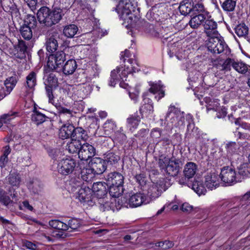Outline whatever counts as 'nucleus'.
Here are the masks:
<instances>
[{
	"label": "nucleus",
	"mask_w": 250,
	"mask_h": 250,
	"mask_svg": "<svg viewBox=\"0 0 250 250\" xmlns=\"http://www.w3.org/2000/svg\"><path fill=\"white\" fill-rule=\"evenodd\" d=\"M156 246L161 248L163 250H167L172 248L173 246V243L170 241H165L156 243Z\"/></svg>",
	"instance_id": "nucleus-62"
},
{
	"label": "nucleus",
	"mask_w": 250,
	"mask_h": 250,
	"mask_svg": "<svg viewBox=\"0 0 250 250\" xmlns=\"http://www.w3.org/2000/svg\"><path fill=\"white\" fill-rule=\"evenodd\" d=\"M206 41V46L209 51L213 54L222 53L227 56L230 54V50L224 40L220 39L218 36L208 37Z\"/></svg>",
	"instance_id": "nucleus-5"
},
{
	"label": "nucleus",
	"mask_w": 250,
	"mask_h": 250,
	"mask_svg": "<svg viewBox=\"0 0 250 250\" xmlns=\"http://www.w3.org/2000/svg\"><path fill=\"white\" fill-rule=\"evenodd\" d=\"M109 187V193L113 198L119 197L123 192V185H107Z\"/></svg>",
	"instance_id": "nucleus-38"
},
{
	"label": "nucleus",
	"mask_w": 250,
	"mask_h": 250,
	"mask_svg": "<svg viewBox=\"0 0 250 250\" xmlns=\"http://www.w3.org/2000/svg\"><path fill=\"white\" fill-rule=\"evenodd\" d=\"M76 165V161L70 157L63 158L58 161V172L62 175H68L72 173Z\"/></svg>",
	"instance_id": "nucleus-8"
},
{
	"label": "nucleus",
	"mask_w": 250,
	"mask_h": 250,
	"mask_svg": "<svg viewBox=\"0 0 250 250\" xmlns=\"http://www.w3.org/2000/svg\"><path fill=\"white\" fill-rule=\"evenodd\" d=\"M162 130L159 128H153L151 132V137L157 143L160 142Z\"/></svg>",
	"instance_id": "nucleus-58"
},
{
	"label": "nucleus",
	"mask_w": 250,
	"mask_h": 250,
	"mask_svg": "<svg viewBox=\"0 0 250 250\" xmlns=\"http://www.w3.org/2000/svg\"><path fill=\"white\" fill-rule=\"evenodd\" d=\"M96 202L99 206L100 210L103 211L109 210L115 211L116 210H118L116 207L117 199L115 198L108 199L106 196L98 199Z\"/></svg>",
	"instance_id": "nucleus-12"
},
{
	"label": "nucleus",
	"mask_w": 250,
	"mask_h": 250,
	"mask_svg": "<svg viewBox=\"0 0 250 250\" xmlns=\"http://www.w3.org/2000/svg\"><path fill=\"white\" fill-rule=\"evenodd\" d=\"M188 186L189 187L191 186L192 189L199 195L205 194L206 192L205 187L201 183L197 181L194 182L190 186L188 185Z\"/></svg>",
	"instance_id": "nucleus-46"
},
{
	"label": "nucleus",
	"mask_w": 250,
	"mask_h": 250,
	"mask_svg": "<svg viewBox=\"0 0 250 250\" xmlns=\"http://www.w3.org/2000/svg\"><path fill=\"white\" fill-rule=\"evenodd\" d=\"M23 22V23L22 25L33 28H34L36 27L37 22L36 17L31 15H26Z\"/></svg>",
	"instance_id": "nucleus-48"
},
{
	"label": "nucleus",
	"mask_w": 250,
	"mask_h": 250,
	"mask_svg": "<svg viewBox=\"0 0 250 250\" xmlns=\"http://www.w3.org/2000/svg\"><path fill=\"white\" fill-rule=\"evenodd\" d=\"M8 188L9 193L11 196L14 197L16 195L15 186H16V176L14 174H10L8 177Z\"/></svg>",
	"instance_id": "nucleus-44"
},
{
	"label": "nucleus",
	"mask_w": 250,
	"mask_h": 250,
	"mask_svg": "<svg viewBox=\"0 0 250 250\" xmlns=\"http://www.w3.org/2000/svg\"><path fill=\"white\" fill-rule=\"evenodd\" d=\"M238 146L235 142H229L226 145V148L227 150L228 157L230 159L231 156L236 152Z\"/></svg>",
	"instance_id": "nucleus-56"
},
{
	"label": "nucleus",
	"mask_w": 250,
	"mask_h": 250,
	"mask_svg": "<svg viewBox=\"0 0 250 250\" xmlns=\"http://www.w3.org/2000/svg\"><path fill=\"white\" fill-rule=\"evenodd\" d=\"M180 161L175 158L170 159L167 156L161 155L158 160V165L161 169L168 175L175 176L180 169Z\"/></svg>",
	"instance_id": "nucleus-6"
},
{
	"label": "nucleus",
	"mask_w": 250,
	"mask_h": 250,
	"mask_svg": "<svg viewBox=\"0 0 250 250\" xmlns=\"http://www.w3.org/2000/svg\"><path fill=\"white\" fill-rule=\"evenodd\" d=\"M197 171V166L193 162H188L185 166L183 172L186 178L190 179L195 175Z\"/></svg>",
	"instance_id": "nucleus-26"
},
{
	"label": "nucleus",
	"mask_w": 250,
	"mask_h": 250,
	"mask_svg": "<svg viewBox=\"0 0 250 250\" xmlns=\"http://www.w3.org/2000/svg\"><path fill=\"white\" fill-rule=\"evenodd\" d=\"M33 28L21 25L20 28V32L22 37L26 40H30L33 36Z\"/></svg>",
	"instance_id": "nucleus-41"
},
{
	"label": "nucleus",
	"mask_w": 250,
	"mask_h": 250,
	"mask_svg": "<svg viewBox=\"0 0 250 250\" xmlns=\"http://www.w3.org/2000/svg\"><path fill=\"white\" fill-rule=\"evenodd\" d=\"M82 146L80 140L72 138L71 141L67 143L66 149L70 153H78Z\"/></svg>",
	"instance_id": "nucleus-28"
},
{
	"label": "nucleus",
	"mask_w": 250,
	"mask_h": 250,
	"mask_svg": "<svg viewBox=\"0 0 250 250\" xmlns=\"http://www.w3.org/2000/svg\"><path fill=\"white\" fill-rule=\"evenodd\" d=\"M221 181L228 185L241 182L242 178L237 174L235 169L229 166L224 167L219 175Z\"/></svg>",
	"instance_id": "nucleus-7"
},
{
	"label": "nucleus",
	"mask_w": 250,
	"mask_h": 250,
	"mask_svg": "<svg viewBox=\"0 0 250 250\" xmlns=\"http://www.w3.org/2000/svg\"><path fill=\"white\" fill-rule=\"evenodd\" d=\"M80 176L83 181L89 182L95 177V174L89 165L88 167L82 169Z\"/></svg>",
	"instance_id": "nucleus-29"
},
{
	"label": "nucleus",
	"mask_w": 250,
	"mask_h": 250,
	"mask_svg": "<svg viewBox=\"0 0 250 250\" xmlns=\"http://www.w3.org/2000/svg\"><path fill=\"white\" fill-rule=\"evenodd\" d=\"M107 185L105 183L99 182L94 183L92 186V192L97 201L106 196Z\"/></svg>",
	"instance_id": "nucleus-15"
},
{
	"label": "nucleus",
	"mask_w": 250,
	"mask_h": 250,
	"mask_svg": "<svg viewBox=\"0 0 250 250\" xmlns=\"http://www.w3.org/2000/svg\"><path fill=\"white\" fill-rule=\"evenodd\" d=\"M240 127L244 131L236 132V136L240 139L250 140V124L242 122L240 124Z\"/></svg>",
	"instance_id": "nucleus-25"
},
{
	"label": "nucleus",
	"mask_w": 250,
	"mask_h": 250,
	"mask_svg": "<svg viewBox=\"0 0 250 250\" xmlns=\"http://www.w3.org/2000/svg\"><path fill=\"white\" fill-rule=\"evenodd\" d=\"M42 186V182L37 179L30 180L27 185L29 189L35 194L41 191Z\"/></svg>",
	"instance_id": "nucleus-30"
},
{
	"label": "nucleus",
	"mask_w": 250,
	"mask_h": 250,
	"mask_svg": "<svg viewBox=\"0 0 250 250\" xmlns=\"http://www.w3.org/2000/svg\"><path fill=\"white\" fill-rule=\"evenodd\" d=\"M27 86L30 89H32L36 84V74L34 72H31L26 77Z\"/></svg>",
	"instance_id": "nucleus-53"
},
{
	"label": "nucleus",
	"mask_w": 250,
	"mask_h": 250,
	"mask_svg": "<svg viewBox=\"0 0 250 250\" xmlns=\"http://www.w3.org/2000/svg\"><path fill=\"white\" fill-rule=\"evenodd\" d=\"M61 10L55 9L51 11L47 7L43 6L38 11L37 17L41 23L47 26H51L58 23L62 19Z\"/></svg>",
	"instance_id": "nucleus-3"
},
{
	"label": "nucleus",
	"mask_w": 250,
	"mask_h": 250,
	"mask_svg": "<svg viewBox=\"0 0 250 250\" xmlns=\"http://www.w3.org/2000/svg\"><path fill=\"white\" fill-rule=\"evenodd\" d=\"M82 186V181L77 177L71 178L65 183V188L70 193H75Z\"/></svg>",
	"instance_id": "nucleus-17"
},
{
	"label": "nucleus",
	"mask_w": 250,
	"mask_h": 250,
	"mask_svg": "<svg viewBox=\"0 0 250 250\" xmlns=\"http://www.w3.org/2000/svg\"><path fill=\"white\" fill-rule=\"evenodd\" d=\"M136 9V4L132 3L130 0H119L116 7L113 10L116 11L120 18L127 23V25L136 27L141 23L140 18L133 14Z\"/></svg>",
	"instance_id": "nucleus-1"
},
{
	"label": "nucleus",
	"mask_w": 250,
	"mask_h": 250,
	"mask_svg": "<svg viewBox=\"0 0 250 250\" xmlns=\"http://www.w3.org/2000/svg\"><path fill=\"white\" fill-rule=\"evenodd\" d=\"M147 101V104H143L140 108V112L142 116H147L153 113V106L151 101L149 99H146Z\"/></svg>",
	"instance_id": "nucleus-40"
},
{
	"label": "nucleus",
	"mask_w": 250,
	"mask_h": 250,
	"mask_svg": "<svg viewBox=\"0 0 250 250\" xmlns=\"http://www.w3.org/2000/svg\"><path fill=\"white\" fill-rule=\"evenodd\" d=\"M45 46L48 52L53 53L58 47V42L54 37L51 36L46 39Z\"/></svg>",
	"instance_id": "nucleus-36"
},
{
	"label": "nucleus",
	"mask_w": 250,
	"mask_h": 250,
	"mask_svg": "<svg viewBox=\"0 0 250 250\" xmlns=\"http://www.w3.org/2000/svg\"><path fill=\"white\" fill-rule=\"evenodd\" d=\"M248 31V27L244 23L238 25L235 28V32L239 37L246 36Z\"/></svg>",
	"instance_id": "nucleus-49"
},
{
	"label": "nucleus",
	"mask_w": 250,
	"mask_h": 250,
	"mask_svg": "<svg viewBox=\"0 0 250 250\" xmlns=\"http://www.w3.org/2000/svg\"><path fill=\"white\" fill-rule=\"evenodd\" d=\"M207 104L206 106L208 110H214L217 111L219 109V102L217 99L206 97L204 99Z\"/></svg>",
	"instance_id": "nucleus-35"
},
{
	"label": "nucleus",
	"mask_w": 250,
	"mask_h": 250,
	"mask_svg": "<svg viewBox=\"0 0 250 250\" xmlns=\"http://www.w3.org/2000/svg\"><path fill=\"white\" fill-rule=\"evenodd\" d=\"M0 202L5 206H8L12 203L11 200L6 192L1 188H0Z\"/></svg>",
	"instance_id": "nucleus-57"
},
{
	"label": "nucleus",
	"mask_w": 250,
	"mask_h": 250,
	"mask_svg": "<svg viewBox=\"0 0 250 250\" xmlns=\"http://www.w3.org/2000/svg\"><path fill=\"white\" fill-rule=\"evenodd\" d=\"M19 208L21 210L29 211H33L34 210L33 207L30 205L28 201H24L19 206Z\"/></svg>",
	"instance_id": "nucleus-63"
},
{
	"label": "nucleus",
	"mask_w": 250,
	"mask_h": 250,
	"mask_svg": "<svg viewBox=\"0 0 250 250\" xmlns=\"http://www.w3.org/2000/svg\"><path fill=\"white\" fill-rule=\"evenodd\" d=\"M89 166L95 174L103 173L106 168V166L104 160L99 157L93 158Z\"/></svg>",
	"instance_id": "nucleus-16"
},
{
	"label": "nucleus",
	"mask_w": 250,
	"mask_h": 250,
	"mask_svg": "<svg viewBox=\"0 0 250 250\" xmlns=\"http://www.w3.org/2000/svg\"><path fill=\"white\" fill-rule=\"evenodd\" d=\"M120 159L117 153L108 151L104 154V161L108 165H114L118 163Z\"/></svg>",
	"instance_id": "nucleus-27"
},
{
	"label": "nucleus",
	"mask_w": 250,
	"mask_h": 250,
	"mask_svg": "<svg viewBox=\"0 0 250 250\" xmlns=\"http://www.w3.org/2000/svg\"><path fill=\"white\" fill-rule=\"evenodd\" d=\"M77 68L76 62L73 59L67 61L63 66V72L65 75H69L74 73Z\"/></svg>",
	"instance_id": "nucleus-34"
},
{
	"label": "nucleus",
	"mask_w": 250,
	"mask_h": 250,
	"mask_svg": "<svg viewBox=\"0 0 250 250\" xmlns=\"http://www.w3.org/2000/svg\"><path fill=\"white\" fill-rule=\"evenodd\" d=\"M149 85L150 86L149 89V92L153 94H157L155 96V98L157 99L158 101L165 96V91L161 81L156 83L150 82L149 83Z\"/></svg>",
	"instance_id": "nucleus-19"
},
{
	"label": "nucleus",
	"mask_w": 250,
	"mask_h": 250,
	"mask_svg": "<svg viewBox=\"0 0 250 250\" xmlns=\"http://www.w3.org/2000/svg\"><path fill=\"white\" fill-rule=\"evenodd\" d=\"M78 31V27L75 24H69L65 26L63 33L67 38H73Z\"/></svg>",
	"instance_id": "nucleus-42"
},
{
	"label": "nucleus",
	"mask_w": 250,
	"mask_h": 250,
	"mask_svg": "<svg viewBox=\"0 0 250 250\" xmlns=\"http://www.w3.org/2000/svg\"><path fill=\"white\" fill-rule=\"evenodd\" d=\"M74 126L71 124L64 125L59 131V137L62 139L73 138Z\"/></svg>",
	"instance_id": "nucleus-23"
},
{
	"label": "nucleus",
	"mask_w": 250,
	"mask_h": 250,
	"mask_svg": "<svg viewBox=\"0 0 250 250\" xmlns=\"http://www.w3.org/2000/svg\"><path fill=\"white\" fill-rule=\"evenodd\" d=\"M128 62L131 65L130 67L129 66L126 68L117 67L115 69L111 71V78L109 83L110 86H115L117 82L120 81H126L128 74L138 71V64L136 60L130 59H128Z\"/></svg>",
	"instance_id": "nucleus-2"
},
{
	"label": "nucleus",
	"mask_w": 250,
	"mask_h": 250,
	"mask_svg": "<svg viewBox=\"0 0 250 250\" xmlns=\"http://www.w3.org/2000/svg\"><path fill=\"white\" fill-rule=\"evenodd\" d=\"M46 87H49L52 89V87H55L57 86L58 79L53 73H50L47 77L44 82Z\"/></svg>",
	"instance_id": "nucleus-43"
},
{
	"label": "nucleus",
	"mask_w": 250,
	"mask_h": 250,
	"mask_svg": "<svg viewBox=\"0 0 250 250\" xmlns=\"http://www.w3.org/2000/svg\"><path fill=\"white\" fill-rule=\"evenodd\" d=\"M150 203V200L142 193H136L126 198L125 203L130 208H136Z\"/></svg>",
	"instance_id": "nucleus-9"
},
{
	"label": "nucleus",
	"mask_w": 250,
	"mask_h": 250,
	"mask_svg": "<svg viewBox=\"0 0 250 250\" xmlns=\"http://www.w3.org/2000/svg\"><path fill=\"white\" fill-rule=\"evenodd\" d=\"M47 118V117H46L44 114L38 111L34 112V113L32 115V120L35 122L37 125H39L43 123L45 121Z\"/></svg>",
	"instance_id": "nucleus-50"
},
{
	"label": "nucleus",
	"mask_w": 250,
	"mask_h": 250,
	"mask_svg": "<svg viewBox=\"0 0 250 250\" xmlns=\"http://www.w3.org/2000/svg\"><path fill=\"white\" fill-rule=\"evenodd\" d=\"M167 124L171 128L183 129L185 127L184 113L175 106L170 105L165 117Z\"/></svg>",
	"instance_id": "nucleus-4"
},
{
	"label": "nucleus",
	"mask_w": 250,
	"mask_h": 250,
	"mask_svg": "<svg viewBox=\"0 0 250 250\" xmlns=\"http://www.w3.org/2000/svg\"><path fill=\"white\" fill-rule=\"evenodd\" d=\"M68 230L71 229L72 230L77 229L80 226L79 220L76 219H72L68 223Z\"/></svg>",
	"instance_id": "nucleus-61"
},
{
	"label": "nucleus",
	"mask_w": 250,
	"mask_h": 250,
	"mask_svg": "<svg viewBox=\"0 0 250 250\" xmlns=\"http://www.w3.org/2000/svg\"><path fill=\"white\" fill-rule=\"evenodd\" d=\"M95 154V149L91 145L88 143H84L81 146L78 153L79 158L83 161H87Z\"/></svg>",
	"instance_id": "nucleus-14"
},
{
	"label": "nucleus",
	"mask_w": 250,
	"mask_h": 250,
	"mask_svg": "<svg viewBox=\"0 0 250 250\" xmlns=\"http://www.w3.org/2000/svg\"><path fill=\"white\" fill-rule=\"evenodd\" d=\"M233 68L239 73L245 74L250 73V66L242 62L234 61L233 63Z\"/></svg>",
	"instance_id": "nucleus-32"
},
{
	"label": "nucleus",
	"mask_w": 250,
	"mask_h": 250,
	"mask_svg": "<svg viewBox=\"0 0 250 250\" xmlns=\"http://www.w3.org/2000/svg\"><path fill=\"white\" fill-rule=\"evenodd\" d=\"M116 127V124L112 120H107L104 125V131L108 133L112 132Z\"/></svg>",
	"instance_id": "nucleus-59"
},
{
	"label": "nucleus",
	"mask_w": 250,
	"mask_h": 250,
	"mask_svg": "<svg viewBox=\"0 0 250 250\" xmlns=\"http://www.w3.org/2000/svg\"><path fill=\"white\" fill-rule=\"evenodd\" d=\"M234 62V60L233 59H231L230 58L227 59L225 61H224L221 66V69L226 71L229 70L230 69L231 66L233 67V63Z\"/></svg>",
	"instance_id": "nucleus-60"
},
{
	"label": "nucleus",
	"mask_w": 250,
	"mask_h": 250,
	"mask_svg": "<svg viewBox=\"0 0 250 250\" xmlns=\"http://www.w3.org/2000/svg\"><path fill=\"white\" fill-rule=\"evenodd\" d=\"M140 121V117L137 114L130 115L127 119L128 127L131 131H133L137 128Z\"/></svg>",
	"instance_id": "nucleus-31"
},
{
	"label": "nucleus",
	"mask_w": 250,
	"mask_h": 250,
	"mask_svg": "<svg viewBox=\"0 0 250 250\" xmlns=\"http://www.w3.org/2000/svg\"><path fill=\"white\" fill-rule=\"evenodd\" d=\"M124 179L123 176L121 173L116 172L108 173L105 177L107 185H123Z\"/></svg>",
	"instance_id": "nucleus-18"
},
{
	"label": "nucleus",
	"mask_w": 250,
	"mask_h": 250,
	"mask_svg": "<svg viewBox=\"0 0 250 250\" xmlns=\"http://www.w3.org/2000/svg\"><path fill=\"white\" fill-rule=\"evenodd\" d=\"M206 13H200L193 16L188 22L190 26L192 28L196 29L201 24L203 25L205 20H206Z\"/></svg>",
	"instance_id": "nucleus-24"
},
{
	"label": "nucleus",
	"mask_w": 250,
	"mask_h": 250,
	"mask_svg": "<svg viewBox=\"0 0 250 250\" xmlns=\"http://www.w3.org/2000/svg\"><path fill=\"white\" fill-rule=\"evenodd\" d=\"M16 85V78L11 77L7 79L4 82V86L2 87L4 95L6 96L12 91Z\"/></svg>",
	"instance_id": "nucleus-33"
},
{
	"label": "nucleus",
	"mask_w": 250,
	"mask_h": 250,
	"mask_svg": "<svg viewBox=\"0 0 250 250\" xmlns=\"http://www.w3.org/2000/svg\"><path fill=\"white\" fill-rule=\"evenodd\" d=\"M5 8V11L11 12V14L16 12V4L14 0H0Z\"/></svg>",
	"instance_id": "nucleus-47"
},
{
	"label": "nucleus",
	"mask_w": 250,
	"mask_h": 250,
	"mask_svg": "<svg viewBox=\"0 0 250 250\" xmlns=\"http://www.w3.org/2000/svg\"><path fill=\"white\" fill-rule=\"evenodd\" d=\"M49 225L55 229L62 230H68L67 225L59 220H52L49 222Z\"/></svg>",
	"instance_id": "nucleus-45"
},
{
	"label": "nucleus",
	"mask_w": 250,
	"mask_h": 250,
	"mask_svg": "<svg viewBox=\"0 0 250 250\" xmlns=\"http://www.w3.org/2000/svg\"><path fill=\"white\" fill-rule=\"evenodd\" d=\"M55 107L58 111V116L60 122H66L72 116V112L70 109L63 107L60 104L55 105Z\"/></svg>",
	"instance_id": "nucleus-22"
},
{
	"label": "nucleus",
	"mask_w": 250,
	"mask_h": 250,
	"mask_svg": "<svg viewBox=\"0 0 250 250\" xmlns=\"http://www.w3.org/2000/svg\"><path fill=\"white\" fill-rule=\"evenodd\" d=\"M16 118V111L11 110L6 113H4L0 116V120L3 125L10 124L13 120Z\"/></svg>",
	"instance_id": "nucleus-37"
},
{
	"label": "nucleus",
	"mask_w": 250,
	"mask_h": 250,
	"mask_svg": "<svg viewBox=\"0 0 250 250\" xmlns=\"http://www.w3.org/2000/svg\"><path fill=\"white\" fill-rule=\"evenodd\" d=\"M236 1L233 0H226L222 4V7L224 11L232 12L235 9Z\"/></svg>",
	"instance_id": "nucleus-51"
},
{
	"label": "nucleus",
	"mask_w": 250,
	"mask_h": 250,
	"mask_svg": "<svg viewBox=\"0 0 250 250\" xmlns=\"http://www.w3.org/2000/svg\"><path fill=\"white\" fill-rule=\"evenodd\" d=\"M27 50V46L25 44V42L22 40H19L18 45L17 46V50L20 53L19 57L17 56V58H25V53Z\"/></svg>",
	"instance_id": "nucleus-55"
},
{
	"label": "nucleus",
	"mask_w": 250,
	"mask_h": 250,
	"mask_svg": "<svg viewBox=\"0 0 250 250\" xmlns=\"http://www.w3.org/2000/svg\"><path fill=\"white\" fill-rule=\"evenodd\" d=\"M65 59V54L62 51H58L54 54L49 55L47 63L48 68L55 70L62 66Z\"/></svg>",
	"instance_id": "nucleus-10"
},
{
	"label": "nucleus",
	"mask_w": 250,
	"mask_h": 250,
	"mask_svg": "<svg viewBox=\"0 0 250 250\" xmlns=\"http://www.w3.org/2000/svg\"><path fill=\"white\" fill-rule=\"evenodd\" d=\"M179 9L180 13L184 15L189 14L192 11V5L189 2L181 3L179 6Z\"/></svg>",
	"instance_id": "nucleus-52"
},
{
	"label": "nucleus",
	"mask_w": 250,
	"mask_h": 250,
	"mask_svg": "<svg viewBox=\"0 0 250 250\" xmlns=\"http://www.w3.org/2000/svg\"><path fill=\"white\" fill-rule=\"evenodd\" d=\"M88 138L87 132L82 127L74 128L73 138L86 141Z\"/></svg>",
	"instance_id": "nucleus-39"
},
{
	"label": "nucleus",
	"mask_w": 250,
	"mask_h": 250,
	"mask_svg": "<svg viewBox=\"0 0 250 250\" xmlns=\"http://www.w3.org/2000/svg\"><path fill=\"white\" fill-rule=\"evenodd\" d=\"M75 193L76 198L81 202H88L91 200L92 191L88 187H82Z\"/></svg>",
	"instance_id": "nucleus-20"
},
{
	"label": "nucleus",
	"mask_w": 250,
	"mask_h": 250,
	"mask_svg": "<svg viewBox=\"0 0 250 250\" xmlns=\"http://www.w3.org/2000/svg\"><path fill=\"white\" fill-rule=\"evenodd\" d=\"M205 184L207 188L212 190L219 185L218 175L215 173H210L205 177Z\"/></svg>",
	"instance_id": "nucleus-21"
},
{
	"label": "nucleus",
	"mask_w": 250,
	"mask_h": 250,
	"mask_svg": "<svg viewBox=\"0 0 250 250\" xmlns=\"http://www.w3.org/2000/svg\"><path fill=\"white\" fill-rule=\"evenodd\" d=\"M204 30L208 37L218 36L219 33L217 30V23L208 13H206V20L203 23Z\"/></svg>",
	"instance_id": "nucleus-11"
},
{
	"label": "nucleus",
	"mask_w": 250,
	"mask_h": 250,
	"mask_svg": "<svg viewBox=\"0 0 250 250\" xmlns=\"http://www.w3.org/2000/svg\"><path fill=\"white\" fill-rule=\"evenodd\" d=\"M192 11H196L199 14L204 13V6L202 2H198L192 5Z\"/></svg>",
	"instance_id": "nucleus-64"
},
{
	"label": "nucleus",
	"mask_w": 250,
	"mask_h": 250,
	"mask_svg": "<svg viewBox=\"0 0 250 250\" xmlns=\"http://www.w3.org/2000/svg\"><path fill=\"white\" fill-rule=\"evenodd\" d=\"M19 58L20 59V61L19 62V61L17 60V62L18 63V74L20 75L21 73L23 71L29 69L30 68V66L27 63L25 58Z\"/></svg>",
	"instance_id": "nucleus-54"
},
{
	"label": "nucleus",
	"mask_w": 250,
	"mask_h": 250,
	"mask_svg": "<svg viewBox=\"0 0 250 250\" xmlns=\"http://www.w3.org/2000/svg\"><path fill=\"white\" fill-rule=\"evenodd\" d=\"M147 195L150 200H154L159 197L163 190H165L164 187L160 184L151 183L147 185Z\"/></svg>",
	"instance_id": "nucleus-13"
}]
</instances>
